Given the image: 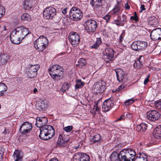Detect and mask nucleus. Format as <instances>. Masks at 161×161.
Returning <instances> with one entry per match:
<instances>
[{"instance_id":"13","label":"nucleus","mask_w":161,"mask_h":161,"mask_svg":"<svg viewBox=\"0 0 161 161\" xmlns=\"http://www.w3.org/2000/svg\"><path fill=\"white\" fill-rule=\"evenodd\" d=\"M106 83L103 81H99L94 85V91L96 94L102 93L106 89Z\"/></svg>"},{"instance_id":"34","label":"nucleus","mask_w":161,"mask_h":161,"mask_svg":"<svg viewBox=\"0 0 161 161\" xmlns=\"http://www.w3.org/2000/svg\"><path fill=\"white\" fill-rule=\"evenodd\" d=\"M101 43L102 42L101 38H97V39L96 42L91 46V48H92L97 49L99 47Z\"/></svg>"},{"instance_id":"21","label":"nucleus","mask_w":161,"mask_h":161,"mask_svg":"<svg viewBox=\"0 0 161 161\" xmlns=\"http://www.w3.org/2000/svg\"><path fill=\"white\" fill-rule=\"evenodd\" d=\"M111 161H122L120 155L115 152H114L110 157Z\"/></svg>"},{"instance_id":"5","label":"nucleus","mask_w":161,"mask_h":161,"mask_svg":"<svg viewBox=\"0 0 161 161\" xmlns=\"http://www.w3.org/2000/svg\"><path fill=\"white\" fill-rule=\"evenodd\" d=\"M69 17L71 19L77 21L82 19L83 17V14L79 8L73 7L70 11Z\"/></svg>"},{"instance_id":"44","label":"nucleus","mask_w":161,"mask_h":161,"mask_svg":"<svg viewBox=\"0 0 161 161\" xmlns=\"http://www.w3.org/2000/svg\"><path fill=\"white\" fill-rule=\"evenodd\" d=\"M135 101V99L133 98L129 99L125 101V105L127 106L132 104Z\"/></svg>"},{"instance_id":"32","label":"nucleus","mask_w":161,"mask_h":161,"mask_svg":"<svg viewBox=\"0 0 161 161\" xmlns=\"http://www.w3.org/2000/svg\"><path fill=\"white\" fill-rule=\"evenodd\" d=\"M61 15L59 14L55 13V15L52 17V19L56 23L59 22L61 19Z\"/></svg>"},{"instance_id":"62","label":"nucleus","mask_w":161,"mask_h":161,"mask_svg":"<svg viewBox=\"0 0 161 161\" xmlns=\"http://www.w3.org/2000/svg\"><path fill=\"white\" fill-rule=\"evenodd\" d=\"M62 13L64 14H65L67 13V9L66 8H64V9L62 11Z\"/></svg>"},{"instance_id":"20","label":"nucleus","mask_w":161,"mask_h":161,"mask_svg":"<svg viewBox=\"0 0 161 161\" xmlns=\"http://www.w3.org/2000/svg\"><path fill=\"white\" fill-rule=\"evenodd\" d=\"M153 135L156 138H161V125L157 126L153 132Z\"/></svg>"},{"instance_id":"19","label":"nucleus","mask_w":161,"mask_h":161,"mask_svg":"<svg viewBox=\"0 0 161 161\" xmlns=\"http://www.w3.org/2000/svg\"><path fill=\"white\" fill-rule=\"evenodd\" d=\"M17 36L14 33L11 32L10 36V40L12 43L16 44H19L20 43L21 39Z\"/></svg>"},{"instance_id":"56","label":"nucleus","mask_w":161,"mask_h":161,"mask_svg":"<svg viewBox=\"0 0 161 161\" xmlns=\"http://www.w3.org/2000/svg\"><path fill=\"white\" fill-rule=\"evenodd\" d=\"M141 10L139 11V12L140 13H142V12L143 10H145L146 9L145 8V6H144V5H143V4H142L141 5Z\"/></svg>"},{"instance_id":"49","label":"nucleus","mask_w":161,"mask_h":161,"mask_svg":"<svg viewBox=\"0 0 161 161\" xmlns=\"http://www.w3.org/2000/svg\"><path fill=\"white\" fill-rule=\"evenodd\" d=\"M155 106L159 110H161V101L157 102L155 104Z\"/></svg>"},{"instance_id":"12","label":"nucleus","mask_w":161,"mask_h":161,"mask_svg":"<svg viewBox=\"0 0 161 161\" xmlns=\"http://www.w3.org/2000/svg\"><path fill=\"white\" fill-rule=\"evenodd\" d=\"M56 12V10L54 8L51 7H47L43 11V17L47 19H51L55 15Z\"/></svg>"},{"instance_id":"7","label":"nucleus","mask_w":161,"mask_h":161,"mask_svg":"<svg viewBox=\"0 0 161 161\" xmlns=\"http://www.w3.org/2000/svg\"><path fill=\"white\" fill-rule=\"evenodd\" d=\"M97 27V23L94 20L89 19L85 23V29L89 33L94 32Z\"/></svg>"},{"instance_id":"1","label":"nucleus","mask_w":161,"mask_h":161,"mask_svg":"<svg viewBox=\"0 0 161 161\" xmlns=\"http://www.w3.org/2000/svg\"><path fill=\"white\" fill-rule=\"evenodd\" d=\"M47 118L45 116L36 118V125L40 128V138L44 140L50 139L54 136L55 132L53 126L46 125L47 123Z\"/></svg>"},{"instance_id":"24","label":"nucleus","mask_w":161,"mask_h":161,"mask_svg":"<svg viewBox=\"0 0 161 161\" xmlns=\"http://www.w3.org/2000/svg\"><path fill=\"white\" fill-rule=\"evenodd\" d=\"M7 89V86L4 83H0V96L5 95Z\"/></svg>"},{"instance_id":"10","label":"nucleus","mask_w":161,"mask_h":161,"mask_svg":"<svg viewBox=\"0 0 161 161\" xmlns=\"http://www.w3.org/2000/svg\"><path fill=\"white\" fill-rule=\"evenodd\" d=\"M114 52L112 49L110 48H107L105 49L103 58L105 60L106 63L109 62L108 60L109 61L111 60L114 57Z\"/></svg>"},{"instance_id":"53","label":"nucleus","mask_w":161,"mask_h":161,"mask_svg":"<svg viewBox=\"0 0 161 161\" xmlns=\"http://www.w3.org/2000/svg\"><path fill=\"white\" fill-rule=\"evenodd\" d=\"M103 18L107 22H108L110 18V16L109 15H106Z\"/></svg>"},{"instance_id":"64","label":"nucleus","mask_w":161,"mask_h":161,"mask_svg":"<svg viewBox=\"0 0 161 161\" xmlns=\"http://www.w3.org/2000/svg\"><path fill=\"white\" fill-rule=\"evenodd\" d=\"M101 1V0H92V3H96V2H97L98 1Z\"/></svg>"},{"instance_id":"58","label":"nucleus","mask_w":161,"mask_h":161,"mask_svg":"<svg viewBox=\"0 0 161 161\" xmlns=\"http://www.w3.org/2000/svg\"><path fill=\"white\" fill-rule=\"evenodd\" d=\"M125 87V86L124 85H122L118 87L119 91L123 89Z\"/></svg>"},{"instance_id":"51","label":"nucleus","mask_w":161,"mask_h":161,"mask_svg":"<svg viewBox=\"0 0 161 161\" xmlns=\"http://www.w3.org/2000/svg\"><path fill=\"white\" fill-rule=\"evenodd\" d=\"M130 19H133L136 22L139 20V19L137 16H131L130 17Z\"/></svg>"},{"instance_id":"54","label":"nucleus","mask_w":161,"mask_h":161,"mask_svg":"<svg viewBox=\"0 0 161 161\" xmlns=\"http://www.w3.org/2000/svg\"><path fill=\"white\" fill-rule=\"evenodd\" d=\"M149 75H148V77L145 79L144 82V85H146L147 83L149 81Z\"/></svg>"},{"instance_id":"28","label":"nucleus","mask_w":161,"mask_h":161,"mask_svg":"<svg viewBox=\"0 0 161 161\" xmlns=\"http://www.w3.org/2000/svg\"><path fill=\"white\" fill-rule=\"evenodd\" d=\"M9 58L8 56L6 54L0 55V65L4 64Z\"/></svg>"},{"instance_id":"39","label":"nucleus","mask_w":161,"mask_h":161,"mask_svg":"<svg viewBox=\"0 0 161 161\" xmlns=\"http://www.w3.org/2000/svg\"><path fill=\"white\" fill-rule=\"evenodd\" d=\"M70 85L67 83H64L61 88V90L62 92H65L66 90H67L70 87Z\"/></svg>"},{"instance_id":"18","label":"nucleus","mask_w":161,"mask_h":161,"mask_svg":"<svg viewBox=\"0 0 161 161\" xmlns=\"http://www.w3.org/2000/svg\"><path fill=\"white\" fill-rule=\"evenodd\" d=\"M118 80L119 82L123 81L125 78V73L123 70L120 69H115Z\"/></svg>"},{"instance_id":"22","label":"nucleus","mask_w":161,"mask_h":161,"mask_svg":"<svg viewBox=\"0 0 161 161\" xmlns=\"http://www.w3.org/2000/svg\"><path fill=\"white\" fill-rule=\"evenodd\" d=\"M147 127V125L145 123H142L136 126V130L138 132L144 133Z\"/></svg>"},{"instance_id":"40","label":"nucleus","mask_w":161,"mask_h":161,"mask_svg":"<svg viewBox=\"0 0 161 161\" xmlns=\"http://www.w3.org/2000/svg\"><path fill=\"white\" fill-rule=\"evenodd\" d=\"M138 43V41L132 43L131 46L132 49L136 51L139 50Z\"/></svg>"},{"instance_id":"6","label":"nucleus","mask_w":161,"mask_h":161,"mask_svg":"<svg viewBox=\"0 0 161 161\" xmlns=\"http://www.w3.org/2000/svg\"><path fill=\"white\" fill-rule=\"evenodd\" d=\"M11 33H14L15 35L19 37L22 40L29 33V32L28 29L23 26H17L12 30Z\"/></svg>"},{"instance_id":"38","label":"nucleus","mask_w":161,"mask_h":161,"mask_svg":"<svg viewBox=\"0 0 161 161\" xmlns=\"http://www.w3.org/2000/svg\"><path fill=\"white\" fill-rule=\"evenodd\" d=\"M153 19H151L149 20V22L151 25L154 27L156 26L158 24V21L155 17H153Z\"/></svg>"},{"instance_id":"45","label":"nucleus","mask_w":161,"mask_h":161,"mask_svg":"<svg viewBox=\"0 0 161 161\" xmlns=\"http://www.w3.org/2000/svg\"><path fill=\"white\" fill-rule=\"evenodd\" d=\"M73 129V127L72 125H69L64 127L63 130L67 132H70Z\"/></svg>"},{"instance_id":"9","label":"nucleus","mask_w":161,"mask_h":161,"mask_svg":"<svg viewBox=\"0 0 161 161\" xmlns=\"http://www.w3.org/2000/svg\"><path fill=\"white\" fill-rule=\"evenodd\" d=\"M32 128V124L26 121L21 125L19 130L21 134H26L30 132Z\"/></svg>"},{"instance_id":"15","label":"nucleus","mask_w":161,"mask_h":161,"mask_svg":"<svg viewBox=\"0 0 161 161\" xmlns=\"http://www.w3.org/2000/svg\"><path fill=\"white\" fill-rule=\"evenodd\" d=\"M160 114L159 112L152 110L148 112L147 114V119L151 121L158 120L160 118Z\"/></svg>"},{"instance_id":"42","label":"nucleus","mask_w":161,"mask_h":161,"mask_svg":"<svg viewBox=\"0 0 161 161\" xmlns=\"http://www.w3.org/2000/svg\"><path fill=\"white\" fill-rule=\"evenodd\" d=\"M120 20L121 23V26H123L124 23L127 21L126 16L125 15H123L122 16V18H120Z\"/></svg>"},{"instance_id":"30","label":"nucleus","mask_w":161,"mask_h":161,"mask_svg":"<svg viewBox=\"0 0 161 161\" xmlns=\"http://www.w3.org/2000/svg\"><path fill=\"white\" fill-rule=\"evenodd\" d=\"M15 161H21L22 157L20 153L18 150H16L13 155Z\"/></svg>"},{"instance_id":"50","label":"nucleus","mask_w":161,"mask_h":161,"mask_svg":"<svg viewBox=\"0 0 161 161\" xmlns=\"http://www.w3.org/2000/svg\"><path fill=\"white\" fill-rule=\"evenodd\" d=\"M124 115L126 117L128 118L129 119L131 118L132 117V114L131 113H124Z\"/></svg>"},{"instance_id":"60","label":"nucleus","mask_w":161,"mask_h":161,"mask_svg":"<svg viewBox=\"0 0 161 161\" xmlns=\"http://www.w3.org/2000/svg\"><path fill=\"white\" fill-rule=\"evenodd\" d=\"M125 8L126 9H129L130 8V6L128 5L127 3H126L125 4Z\"/></svg>"},{"instance_id":"31","label":"nucleus","mask_w":161,"mask_h":161,"mask_svg":"<svg viewBox=\"0 0 161 161\" xmlns=\"http://www.w3.org/2000/svg\"><path fill=\"white\" fill-rule=\"evenodd\" d=\"M84 82H82L81 80H77L76 81L75 88V89L82 87L84 85Z\"/></svg>"},{"instance_id":"57","label":"nucleus","mask_w":161,"mask_h":161,"mask_svg":"<svg viewBox=\"0 0 161 161\" xmlns=\"http://www.w3.org/2000/svg\"><path fill=\"white\" fill-rule=\"evenodd\" d=\"M3 152L2 150L0 149V160L3 158Z\"/></svg>"},{"instance_id":"52","label":"nucleus","mask_w":161,"mask_h":161,"mask_svg":"<svg viewBox=\"0 0 161 161\" xmlns=\"http://www.w3.org/2000/svg\"><path fill=\"white\" fill-rule=\"evenodd\" d=\"M114 23L118 26H121V23L120 20L117 19L114 20Z\"/></svg>"},{"instance_id":"17","label":"nucleus","mask_w":161,"mask_h":161,"mask_svg":"<svg viewBox=\"0 0 161 161\" xmlns=\"http://www.w3.org/2000/svg\"><path fill=\"white\" fill-rule=\"evenodd\" d=\"M150 37L153 41L161 39V28H157L153 30L150 34Z\"/></svg>"},{"instance_id":"55","label":"nucleus","mask_w":161,"mask_h":161,"mask_svg":"<svg viewBox=\"0 0 161 161\" xmlns=\"http://www.w3.org/2000/svg\"><path fill=\"white\" fill-rule=\"evenodd\" d=\"M80 146V144L78 143L76 145L74 146L73 147V148L75 150H76L78 148H79Z\"/></svg>"},{"instance_id":"35","label":"nucleus","mask_w":161,"mask_h":161,"mask_svg":"<svg viewBox=\"0 0 161 161\" xmlns=\"http://www.w3.org/2000/svg\"><path fill=\"white\" fill-rule=\"evenodd\" d=\"M139 50L144 49L147 46V43L145 42L138 41Z\"/></svg>"},{"instance_id":"48","label":"nucleus","mask_w":161,"mask_h":161,"mask_svg":"<svg viewBox=\"0 0 161 161\" xmlns=\"http://www.w3.org/2000/svg\"><path fill=\"white\" fill-rule=\"evenodd\" d=\"M125 36V31L123 30L122 33L120 35L119 38V41L120 42H122L123 40V38Z\"/></svg>"},{"instance_id":"29","label":"nucleus","mask_w":161,"mask_h":161,"mask_svg":"<svg viewBox=\"0 0 161 161\" xmlns=\"http://www.w3.org/2000/svg\"><path fill=\"white\" fill-rule=\"evenodd\" d=\"M142 57L140 56L137 60L136 61L134 64V66L137 68H142V61H141V58Z\"/></svg>"},{"instance_id":"23","label":"nucleus","mask_w":161,"mask_h":161,"mask_svg":"<svg viewBox=\"0 0 161 161\" xmlns=\"http://www.w3.org/2000/svg\"><path fill=\"white\" fill-rule=\"evenodd\" d=\"M147 155L143 153H139L137 156L136 161H147Z\"/></svg>"},{"instance_id":"61","label":"nucleus","mask_w":161,"mask_h":161,"mask_svg":"<svg viewBox=\"0 0 161 161\" xmlns=\"http://www.w3.org/2000/svg\"><path fill=\"white\" fill-rule=\"evenodd\" d=\"M49 161H58V160L57 158H55L51 159Z\"/></svg>"},{"instance_id":"59","label":"nucleus","mask_w":161,"mask_h":161,"mask_svg":"<svg viewBox=\"0 0 161 161\" xmlns=\"http://www.w3.org/2000/svg\"><path fill=\"white\" fill-rule=\"evenodd\" d=\"M125 117V115H124V114L122 115L119 118V119H117V121H119V120H121L122 119H124Z\"/></svg>"},{"instance_id":"25","label":"nucleus","mask_w":161,"mask_h":161,"mask_svg":"<svg viewBox=\"0 0 161 161\" xmlns=\"http://www.w3.org/2000/svg\"><path fill=\"white\" fill-rule=\"evenodd\" d=\"M121 8V5L119 3H118L115 6L114 8L112 11V13L113 14H118L119 13H120L122 11V10Z\"/></svg>"},{"instance_id":"3","label":"nucleus","mask_w":161,"mask_h":161,"mask_svg":"<svg viewBox=\"0 0 161 161\" xmlns=\"http://www.w3.org/2000/svg\"><path fill=\"white\" fill-rule=\"evenodd\" d=\"M122 161H134L136 155V152L130 148L123 149L119 153Z\"/></svg>"},{"instance_id":"8","label":"nucleus","mask_w":161,"mask_h":161,"mask_svg":"<svg viewBox=\"0 0 161 161\" xmlns=\"http://www.w3.org/2000/svg\"><path fill=\"white\" fill-rule=\"evenodd\" d=\"M68 38L70 43L75 46L78 45L80 42V36L75 32H71L69 34Z\"/></svg>"},{"instance_id":"36","label":"nucleus","mask_w":161,"mask_h":161,"mask_svg":"<svg viewBox=\"0 0 161 161\" xmlns=\"http://www.w3.org/2000/svg\"><path fill=\"white\" fill-rule=\"evenodd\" d=\"M21 19L24 21L30 20V16L27 13H25L21 16Z\"/></svg>"},{"instance_id":"26","label":"nucleus","mask_w":161,"mask_h":161,"mask_svg":"<svg viewBox=\"0 0 161 161\" xmlns=\"http://www.w3.org/2000/svg\"><path fill=\"white\" fill-rule=\"evenodd\" d=\"M32 0H26L24 3L23 8L25 9H31L33 6Z\"/></svg>"},{"instance_id":"2","label":"nucleus","mask_w":161,"mask_h":161,"mask_svg":"<svg viewBox=\"0 0 161 161\" xmlns=\"http://www.w3.org/2000/svg\"><path fill=\"white\" fill-rule=\"evenodd\" d=\"M48 72L54 80H60L64 77V69L59 65H53L48 69Z\"/></svg>"},{"instance_id":"37","label":"nucleus","mask_w":161,"mask_h":161,"mask_svg":"<svg viewBox=\"0 0 161 161\" xmlns=\"http://www.w3.org/2000/svg\"><path fill=\"white\" fill-rule=\"evenodd\" d=\"M40 68L38 64L31 65L30 69L33 72H35L37 71Z\"/></svg>"},{"instance_id":"33","label":"nucleus","mask_w":161,"mask_h":161,"mask_svg":"<svg viewBox=\"0 0 161 161\" xmlns=\"http://www.w3.org/2000/svg\"><path fill=\"white\" fill-rule=\"evenodd\" d=\"M101 140V136L99 134H96L94 136L91 142L92 143H94L96 142H99Z\"/></svg>"},{"instance_id":"14","label":"nucleus","mask_w":161,"mask_h":161,"mask_svg":"<svg viewBox=\"0 0 161 161\" xmlns=\"http://www.w3.org/2000/svg\"><path fill=\"white\" fill-rule=\"evenodd\" d=\"M69 139L68 136L63 134H60L57 142V147H61L66 146Z\"/></svg>"},{"instance_id":"43","label":"nucleus","mask_w":161,"mask_h":161,"mask_svg":"<svg viewBox=\"0 0 161 161\" xmlns=\"http://www.w3.org/2000/svg\"><path fill=\"white\" fill-rule=\"evenodd\" d=\"M101 2L102 1H99L98 2L96 3H92L91 2V4L95 8H97L100 6Z\"/></svg>"},{"instance_id":"11","label":"nucleus","mask_w":161,"mask_h":161,"mask_svg":"<svg viewBox=\"0 0 161 161\" xmlns=\"http://www.w3.org/2000/svg\"><path fill=\"white\" fill-rule=\"evenodd\" d=\"M90 158L87 154L78 153H75L73 157V161H90Z\"/></svg>"},{"instance_id":"41","label":"nucleus","mask_w":161,"mask_h":161,"mask_svg":"<svg viewBox=\"0 0 161 161\" xmlns=\"http://www.w3.org/2000/svg\"><path fill=\"white\" fill-rule=\"evenodd\" d=\"M5 13V8L3 6L0 5V19L3 17Z\"/></svg>"},{"instance_id":"47","label":"nucleus","mask_w":161,"mask_h":161,"mask_svg":"<svg viewBox=\"0 0 161 161\" xmlns=\"http://www.w3.org/2000/svg\"><path fill=\"white\" fill-rule=\"evenodd\" d=\"M79 64L80 66L85 65L86 64V61L84 58H81L79 61Z\"/></svg>"},{"instance_id":"27","label":"nucleus","mask_w":161,"mask_h":161,"mask_svg":"<svg viewBox=\"0 0 161 161\" xmlns=\"http://www.w3.org/2000/svg\"><path fill=\"white\" fill-rule=\"evenodd\" d=\"M47 106V102L46 101H42L37 104L38 109L40 110H45Z\"/></svg>"},{"instance_id":"63","label":"nucleus","mask_w":161,"mask_h":161,"mask_svg":"<svg viewBox=\"0 0 161 161\" xmlns=\"http://www.w3.org/2000/svg\"><path fill=\"white\" fill-rule=\"evenodd\" d=\"M37 92V89L36 88H35L33 91V93H36Z\"/></svg>"},{"instance_id":"4","label":"nucleus","mask_w":161,"mask_h":161,"mask_svg":"<svg viewBox=\"0 0 161 161\" xmlns=\"http://www.w3.org/2000/svg\"><path fill=\"white\" fill-rule=\"evenodd\" d=\"M48 40L45 36H40L34 42L35 47L36 49L40 51H42L47 47Z\"/></svg>"},{"instance_id":"46","label":"nucleus","mask_w":161,"mask_h":161,"mask_svg":"<svg viewBox=\"0 0 161 161\" xmlns=\"http://www.w3.org/2000/svg\"><path fill=\"white\" fill-rule=\"evenodd\" d=\"M97 105L98 104L97 103H96L94 108H93V110H94L95 111V114L96 113H99V112L100 108H98Z\"/></svg>"},{"instance_id":"16","label":"nucleus","mask_w":161,"mask_h":161,"mask_svg":"<svg viewBox=\"0 0 161 161\" xmlns=\"http://www.w3.org/2000/svg\"><path fill=\"white\" fill-rule=\"evenodd\" d=\"M114 103L110 99H108L105 101L102 106V110L104 112L109 111L113 107Z\"/></svg>"}]
</instances>
